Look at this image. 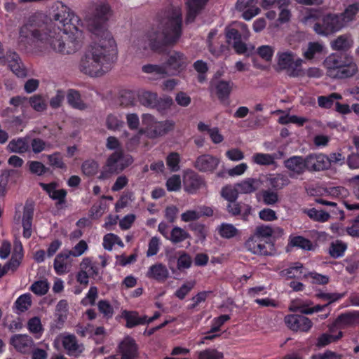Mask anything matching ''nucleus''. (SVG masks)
Segmentation results:
<instances>
[{
    "instance_id": "nucleus-1",
    "label": "nucleus",
    "mask_w": 359,
    "mask_h": 359,
    "mask_svg": "<svg viewBox=\"0 0 359 359\" xmlns=\"http://www.w3.org/2000/svg\"><path fill=\"white\" fill-rule=\"evenodd\" d=\"M94 42L82 56L79 69L90 77H100L107 73L117 58L116 43L109 30L92 27Z\"/></svg>"
},
{
    "instance_id": "nucleus-2",
    "label": "nucleus",
    "mask_w": 359,
    "mask_h": 359,
    "mask_svg": "<svg viewBox=\"0 0 359 359\" xmlns=\"http://www.w3.org/2000/svg\"><path fill=\"white\" fill-rule=\"evenodd\" d=\"M41 44L47 49L63 55L73 54L80 50L83 43L82 30L76 32L64 30H46Z\"/></svg>"
},
{
    "instance_id": "nucleus-3",
    "label": "nucleus",
    "mask_w": 359,
    "mask_h": 359,
    "mask_svg": "<svg viewBox=\"0 0 359 359\" xmlns=\"http://www.w3.org/2000/svg\"><path fill=\"white\" fill-rule=\"evenodd\" d=\"M300 21L306 27H311L318 35L327 36L340 31L344 27L338 14L321 15L320 10L308 9L302 14Z\"/></svg>"
},
{
    "instance_id": "nucleus-4",
    "label": "nucleus",
    "mask_w": 359,
    "mask_h": 359,
    "mask_svg": "<svg viewBox=\"0 0 359 359\" xmlns=\"http://www.w3.org/2000/svg\"><path fill=\"white\" fill-rule=\"evenodd\" d=\"M46 30L36 15L30 16L19 28L18 46L20 49L27 50L41 43Z\"/></svg>"
},
{
    "instance_id": "nucleus-5",
    "label": "nucleus",
    "mask_w": 359,
    "mask_h": 359,
    "mask_svg": "<svg viewBox=\"0 0 359 359\" xmlns=\"http://www.w3.org/2000/svg\"><path fill=\"white\" fill-rule=\"evenodd\" d=\"M327 74L334 79H346L358 72V65L351 56L331 54L324 60Z\"/></svg>"
},
{
    "instance_id": "nucleus-6",
    "label": "nucleus",
    "mask_w": 359,
    "mask_h": 359,
    "mask_svg": "<svg viewBox=\"0 0 359 359\" xmlns=\"http://www.w3.org/2000/svg\"><path fill=\"white\" fill-rule=\"evenodd\" d=\"M227 43L231 46L236 53L239 55H249L255 49L251 44H247L242 41V36L247 40L250 36L248 26L240 22H234L225 29Z\"/></svg>"
},
{
    "instance_id": "nucleus-7",
    "label": "nucleus",
    "mask_w": 359,
    "mask_h": 359,
    "mask_svg": "<svg viewBox=\"0 0 359 359\" xmlns=\"http://www.w3.org/2000/svg\"><path fill=\"white\" fill-rule=\"evenodd\" d=\"M182 25V12L178 7L169 11L163 20L161 32V43L170 46L175 43L180 36Z\"/></svg>"
},
{
    "instance_id": "nucleus-8",
    "label": "nucleus",
    "mask_w": 359,
    "mask_h": 359,
    "mask_svg": "<svg viewBox=\"0 0 359 359\" xmlns=\"http://www.w3.org/2000/svg\"><path fill=\"white\" fill-rule=\"evenodd\" d=\"M133 162V158L130 155L125 154L122 150H116L106 159L98 178L104 180L112 175L119 174Z\"/></svg>"
},
{
    "instance_id": "nucleus-9",
    "label": "nucleus",
    "mask_w": 359,
    "mask_h": 359,
    "mask_svg": "<svg viewBox=\"0 0 359 359\" xmlns=\"http://www.w3.org/2000/svg\"><path fill=\"white\" fill-rule=\"evenodd\" d=\"M53 18L62 27V30L67 29L69 32H76V29L82 30L83 27L81 19L61 1H57L54 6Z\"/></svg>"
},
{
    "instance_id": "nucleus-10",
    "label": "nucleus",
    "mask_w": 359,
    "mask_h": 359,
    "mask_svg": "<svg viewBox=\"0 0 359 359\" xmlns=\"http://www.w3.org/2000/svg\"><path fill=\"white\" fill-rule=\"evenodd\" d=\"M276 62L279 69L286 70L292 76L302 75L303 59L289 50H280L276 53Z\"/></svg>"
},
{
    "instance_id": "nucleus-11",
    "label": "nucleus",
    "mask_w": 359,
    "mask_h": 359,
    "mask_svg": "<svg viewBox=\"0 0 359 359\" xmlns=\"http://www.w3.org/2000/svg\"><path fill=\"white\" fill-rule=\"evenodd\" d=\"M161 60L164 61V66L162 67L163 72L168 74H175L183 70L189 63L188 60L182 53L175 51H167L158 46V57Z\"/></svg>"
},
{
    "instance_id": "nucleus-12",
    "label": "nucleus",
    "mask_w": 359,
    "mask_h": 359,
    "mask_svg": "<svg viewBox=\"0 0 359 359\" xmlns=\"http://www.w3.org/2000/svg\"><path fill=\"white\" fill-rule=\"evenodd\" d=\"M90 10L93 13V19L88 24V29L90 31L92 27H105V23L111 15V9L105 0H97L91 3Z\"/></svg>"
},
{
    "instance_id": "nucleus-13",
    "label": "nucleus",
    "mask_w": 359,
    "mask_h": 359,
    "mask_svg": "<svg viewBox=\"0 0 359 359\" xmlns=\"http://www.w3.org/2000/svg\"><path fill=\"white\" fill-rule=\"evenodd\" d=\"M136 54L140 57H149L157 51V33L153 31L142 39L137 40L134 45Z\"/></svg>"
},
{
    "instance_id": "nucleus-14",
    "label": "nucleus",
    "mask_w": 359,
    "mask_h": 359,
    "mask_svg": "<svg viewBox=\"0 0 359 359\" xmlns=\"http://www.w3.org/2000/svg\"><path fill=\"white\" fill-rule=\"evenodd\" d=\"M287 326L294 332H309L313 326L312 321L307 317L302 315H288L285 317Z\"/></svg>"
},
{
    "instance_id": "nucleus-15",
    "label": "nucleus",
    "mask_w": 359,
    "mask_h": 359,
    "mask_svg": "<svg viewBox=\"0 0 359 359\" xmlns=\"http://www.w3.org/2000/svg\"><path fill=\"white\" fill-rule=\"evenodd\" d=\"M284 165L292 178L297 177L307 170L306 158L301 156H293L287 158L284 161Z\"/></svg>"
},
{
    "instance_id": "nucleus-16",
    "label": "nucleus",
    "mask_w": 359,
    "mask_h": 359,
    "mask_svg": "<svg viewBox=\"0 0 359 359\" xmlns=\"http://www.w3.org/2000/svg\"><path fill=\"white\" fill-rule=\"evenodd\" d=\"M204 186L203 179L196 172L191 170L185 171L183 175V187L186 192L195 194L199 189Z\"/></svg>"
},
{
    "instance_id": "nucleus-17",
    "label": "nucleus",
    "mask_w": 359,
    "mask_h": 359,
    "mask_svg": "<svg viewBox=\"0 0 359 359\" xmlns=\"http://www.w3.org/2000/svg\"><path fill=\"white\" fill-rule=\"evenodd\" d=\"M307 170L320 171L329 168L328 156L323 154H312L306 157Z\"/></svg>"
},
{
    "instance_id": "nucleus-18",
    "label": "nucleus",
    "mask_w": 359,
    "mask_h": 359,
    "mask_svg": "<svg viewBox=\"0 0 359 359\" xmlns=\"http://www.w3.org/2000/svg\"><path fill=\"white\" fill-rule=\"evenodd\" d=\"M257 4V0H238L236 8L243 13L242 16L245 20H250L260 12Z\"/></svg>"
},
{
    "instance_id": "nucleus-19",
    "label": "nucleus",
    "mask_w": 359,
    "mask_h": 359,
    "mask_svg": "<svg viewBox=\"0 0 359 359\" xmlns=\"http://www.w3.org/2000/svg\"><path fill=\"white\" fill-rule=\"evenodd\" d=\"M11 344L22 353H29L34 345L32 338L26 334H15L11 339Z\"/></svg>"
},
{
    "instance_id": "nucleus-20",
    "label": "nucleus",
    "mask_w": 359,
    "mask_h": 359,
    "mask_svg": "<svg viewBox=\"0 0 359 359\" xmlns=\"http://www.w3.org/2000/svg\"><path fill=\"white\" fill-rule=\"evenodd\" d=\"M326 53L325 46L318 41L309 42L305 48H302V55L308 60L318 58Z\"/></svg>"
},
{
    "instance_id": "nucleus-21",
    "label": "nucleus",
    "mask_w": 359,
    "mask_h": 359,
    "mask_svg": "<svg viewBox=\"0 0 359 359\" xmlns=\"http://www.w3.org/2000/svg\"><path fill=\"white\" fill-rule=\"evenodd\" d=\"M219 163V160L217 158L203 154L196 158L194 167L201 172H212L217 168Z\"/></svg>"
},
{
    "instance_id": "nucleus-22",
    "label": "nucleus",
    "mask_w": 359,
    "mask_h": 359,
    "mask_svg": "<svg viewBox=\"0 0 359 359\" xmlns=\"http://www.w3.org/2000/svg\"><path fill=\"white\" fill-rule=\"evenodd\" d=\"M62 344L67 353L70 356L76 357L84 350L83 345L79 344L74 334L64 335L62 338Z\"/></svg>"
},
{
    "instance_id": "nucleus-23",
    "label": "nucleus",
    "mask_w": 359,
    "mask_h": 359,
    "mask_svg": "<svg viewBox=\"0 0 359 359\" xmlns=\"http://www.w3.org/2000/svg\"><path fill=\"white\" fill-rule=\"evenodd\" d=\"M123 317L126 320V327L131 328L138 325L149 323L157 318V311L154 312L153 316L149 319L146 316H139L136 311H124L122 313Z\"/></svg>"
},
{
    "instance_id": "nucleus-24",
    "label": "nucleus",
    "mask_w": 359,
    "mask_h": 359,
    "mask_svg": "<svg viewBox=\"0 0 359 359\" xmlns=\"http://www.w3.org/2000/svg\"><path fill=\"white\" fill-rule=\"evenodd\" d=\"M6 64H8L11 70L18 77H25L27 76V70L19 55L15 52H8L6 57Z\"/></svg>"
},
{
    "instance_id": "nucleus-25",
    "label": "nucleus",
    "mask_w": 359,
    "mask_h": 359,
    "mask_svg": "<svg viewBox=\"0 0 359 359\" xmlns=\"http://www.w3.org/2000/svg\"><path fill=\"white\" fill-rule=\"evenodd\" d=\"M164 224L161 223L158 224V231L169 241H170L172 243L177 244L181 242H183L186 239L190 237L189 233L186 231L184 229L179 227L175 226L172 228L171 231L168 233L163 229Z\"/></svg>"
},
{
    "instance_id": "nucleus-26",
    "label": "nucleus",
    "mask_w": 359,
    "mask_h": 359,
    "mask_svg": "<svg viewBox=\"0 0 359 359\" xmlns=\"http://www.w3.org/2000/svg\"><path fill=\"white\" fill-rule=\"evenodd\" d=\"M121 359H135L137 355V348L134 339L125 338L119 345Z\"/></svg>"
},
{
    "instance_id": "nucleus-27",
    "label": "nucleus",
    "mask_w": 359,
    "mask_h": 359,
    "mask_svg": "<svg viewBox=\"0 0 359 359\" xmlns=\"http://www.w3.org/2000/svg\"><path fill=\"white\" fill-rule=\"evenodd\" d=\"M70 257L67 250L57 255L54 259L53 267L57 275H63L69 271L71 264L69 263V259Z\"/></svg>"
},
{
    "instance_id": "nucleus-28",
    "label": "nucleus",
    "mask_w": 359,
    "mask_h": 359,
    "mask_svg": "<svg viewBox=\"0 0 359 359\" xmlns=\"http://www.w3.org/2000/svg\"><path fill=\"white\" fill-rule=\"evenodd\" d=\"M105 126L111 132H119L125 126L122 114L118 112L109 113L105 118Z\"/></svg>"
},
{
    "instance_id": "nucleus-29",
    "label": "nucleus",
    "mask_w": 359,
    "mask_h": 359,
    "mask_svg": "<svg viewBox=\"0 0 359 359\" xmlns=\"http://www.w3.org/2000/svg\"><path fill=\"white\" fill-rule=\"evenodd\" d=\"M10 152L23 154L29 151V136L18 137L11 140L7 146Z\"/></svg>"
},
{
    "instance_id": "nucleus-30",
    "label": "nucleus",
    "mask_w": 359,
    "mask_h": 359,
    "mask_svg": "<svg viewBox=\"0 0 359 359\" xmlns=\"http://www.w3.org/2000/svg\"><path fill=\"white\" fill-rule=\"evenodd\" d=\"M23 257L22 253V246L21 243H15L14 252L12 255V257L9 262H8L6 264V269L7 272L9 271H15L19 267L21 261Z\"/></svg>"
},
{
    "instance_id": "nucleus-31",
    "label": "nucleus",
    "mask_w": 359,
    "mask_h": 359,
    "mask_svg": "<svg viewBox=\"0 0 359 359\" xmlns=\"http://www.w3.org/2000/svg\"><path fill=\"white\" fill-rule=\"evenodd\" d=\"M34 215V210L32 207L25 206L22 215L23 236L29 238L32 236V224Z\"/></svg>"
},
{
    "instance_id": "nucleus-32",
    "label": "nucleus",
    "mask_w": 359,
    "mask_h": 359,
    "mask_svg": "<svg viewBox=\"0 0 359 359\" xmlns=\"http://www.w3.org/2000/svg\"><path fill=\"white\" fill-rule=\"evenodd\" d=\"M236 187L239 194H250L255 191L260 186V181L255 178H248L240 183H237Z\"/></svg>"
},
{
    "instance_id": "nucleus-33",
    "label": "nucleus",
    "mask_w": 359,
    "mask_h": 359,
    "mask_svg": "<svg viewBox=\"0 0 359 359\" xmlns=\"http://www.w3.org/2000/svg\"><path fill=\"white\" fill-rule=\"evenodd\" d=\"M245 246L253 254L261 255L267 254L265 244L260 238L255 236L248 239L245 243Z\"/></svg>"
},
{
    "instance_id": "nucleus-34",
    "label": "nucleus",
    "mask_w": 359,
    "mask_h": 359,
    "mask_svg": "<svg viewBox=\"0 0 359 359\" xmlns=\"http://www.w3.org/2000/svg\"><path fill=\"white\" fill-rule=\"evenodd\" d=\"M118 102L124 108L134 107L136 104V94L130 90H123L119 93Z\"/></svg>"
},
{
    "instance_id": "nucleus-35",
    "label": "nucleus",
    "mask_w": 359,
    "mask_h": 359,
    "mask_svg": "<svg viewBox=\"0 0 359 359\" xmlns=\"http://www.w3.org/2000/svg\"><path fill=\"white\" fill-rule=\"evenodd\" d=\"M355 318L354 315L351 313H344L338 316L334 324L329 327L331 333L334 332V328L344 329L354 323Z\"/></svg>"
},
{
    "instance_id": "nucleus-36",
    "label": "nucleus",
    "mask_w": 359,
    "mask_h": 359,
    "mask_svg": "<svg viewBox=\"0 0 359 359\" xmlns=\"http://www.w3.org/2000/svg\"><path fill=\"white\" fill-rule=\"evenodd\" d=\"M358 11V2H354L347 6V7L344 10V12L339 15L341 21L344 22V27L348 25V23H350L354 20L355 16Z\"/></svg>"
},
{
    "instance_id": "nucleus-37",
    "label": "nucleus",
    "mask_w": 359,
    "mask_h": 359,
    "mask_svg": "<svg viewBox=\"0 0 359 359\" xmlns=\"http://www.w3.org/2000/svg\"><path fill=\"white\" fill-rule=\"evenodd\" d=\"M208 1V0H187V21L191 22L194 20L198 12L202 9Z\"/></svg>"
},
{
    "instance_id": "nucleus-38",
    "label": "nucleus",
    "mask_w": 359,
    "mask_h": 359,
    "mask_svg": "<svg viewBox=\"0 0 359 359\" xmlns=\"http://www.w3.org/2000/svg\"><path fill=\"white\" fill-rule=\"evenodd\" d=\"M353 41L348 35H341L332 41L331 47L336 50H346L352 47Z\"/></svg>"
},
{
    "instance_id": "nucleus-39",
    "label": "nucleus",
    "mask_w": 359,
    "mask_h": 359,
    "mask_svg": "<svg viewBox=\"0 0 359 359\" xmlns=\"http://www.w3.org/2000/svg\"><path fill=\"white\" fill-rule=\"evenodd\" d=\"M290 0H278L279 15L277 20L278 25L288 22L291 18V12L287 8Z\"/></svg>"
},
{
    "instance_id": "nucleus-40",
    "label": "nucleus",
    "mask_w": 359,
    "mask_h": 359,
    "mask_svg": "<svg viewBox=\"0 0 359 359\" xmlns=\"http://www.w3.org/2000/svg\"><path fill=\"white\" fill-rule=\"evenodd\" d=\"M281 273L287 278H302L304 274H306L303 271V265L299 262L294 263L289 268L282 271Z\"/></svg>"
},
{
    "instance_id": "nucleus-41",
    "label": "nucleus",
    "mask_w": 359,
    "mask_h": 359,
    "mask_svg": "<svg viewBox=\"0 0 359 359\" xmlns=\"http://www.w3.org/2000/svg\"><path fill=\"white\" fill-rule=\"evenodd\" d=\"M139 100L143 106L147 108L154 109L157 106V95L154 93L142 91L139 95Z\"/></svg>"
},
{
    "instance_id": "nucleus-42",
    "label": "nucleus",
    "mask_w": 359,
    "mask_h": 359,
    "mask_svg": "<svg viewBox=\"0 0 359 359\" xmlns=\"http://www.w3.org/2000/svg\"><path fill=\"white\" fill-rule=\"evenodd\" d=\"M68 104L73 108L77 109H84L86 108V104L81 100L80 94L74 90H69L67 95Z\"/></svg>"
},
{
    "instance_id": "nucleus-43",
    "label": "nucleus",
    "mask_w": 359,
    "mask_h": 359,
    "mask_svg": "<svg viewBox=\"0 0 359 359\" xmlns=\"http://www.w3.org/2000/svg\"><path fill=\"white\" fill-rule=\"evenodd\" d=\"M343 337V332L339 331L337 335L332 334L323 333L320 334L316 341V346L318 348L325 347L331 343L335 342Z\"/></svg>"
},
{
    "instance_id": "nucleus-44",
    "label": "nucleus",
    "mask_w": 359,
    "mask_h": 359,
    "mask_svg": "<svg viewBox=\"0 0 359 359\" xmlns=\"http://www.w3.org/2000/svg\"><path fill=\"white\" fill-rule=\"evenodd\" d=\"M303 212L313 221L318 222H325L330 218V215L323 210H318L316 208L305 209Z\"/></svg>"
},
{
    "instance_id": "nucleus-45",
    "label": "nucleus",
    "mask_w": 359,
    "mask_h": 359,
    "mask_svg": "<svg viewBox=\"0 0 359 359\" xmlns=\"http://www.w3.org/2000/svg\"><path fill=\"white\" fill-rule=\"evenodd\" d=\"M234 84L231 81H221L216 85V92L221 100L226 99L230 95Z\"/></svg>"
},
{
    "instance_id": "nucleus-46",
    "label": "nucleus",
    "mask_w": 359,
    "mask_h": 359,
    "mask_svg": "<svg viewBox=\"0 0 359 359\" xmlns=\"http://www.w3.org/2000/svg\"><path fill=\"white\" fill-rule=\"evenodd\" d=\"M347 245L341 241H336L330 244L329 253L332 257L339 258L344 255Z\"/></svg>"
},
{
    "instance_id": "nucleus-47",
    "label": "nucleus",
    "mask_w": 359,
    "mask_h": 359,
    "mask_svg": "<svg viewBox=\"0 0 359 359\" xmlns=\"http://www.w3.org/2000/svg\"><path fill=\"white\" fill-rule=\"evenodd\" d=\"M289 243L292 247H297L306 250H310L312 248L311 242L301 236H290Z\"/></svg>"
},
{
    "instance_id": "nucleus-48",
    "label": "nucleus",
    "mask_w": 359,
    "mask_h": 359,
    "mask_svg": "<svg viewBox=\"0 0 359 359\" xmlns=\"http://www.w3.org/2000/svg\"><path fill=\"white\" fill-rule=\"evenodd\" d=\"M219 234L224 238H231L236 236L238 230L231 224L222 223L217 227Z\"/></svg>"
},
{
    "instance_id": "nucleus-49",
    "label": "nucleus",
    "mask_w": 359,
    "mask_h": 359,
    "mask_svg": "<svg viewBox=\"0 0 359 359\" xmlns=\"http://www.w3.org/2000/svg\"><path fill=\"white\" fill-rule=\"evenodd\" d=\"M178 258L177 261V267L180 271L189 269L192 264L191 257L185 251H179L177 252Z\"/></svg>"
},
{
    "instance_id": "nucleus-50",
    "label": "nucleus",
    "mask_w": 359,
    "mask_h": 359,
    "mask_svg": "<svg viewBox=\"0 0 359 359\" xmlns=\"http://www.w3.org/2000/svg\"><path fill=\"white\" fill-rule=\"evenodd\" d=\"M30 106L36 111L41 112L47 109L46 98L41 95H35L29 98Z\"/></svg>"
},
{
    "instance_id": "nucleus-51",
    "label": "nucleus",
    "mask_w": 359,
    "mask_h": 359,
    "mask_svg": "<svg viewBox=\"0 0 359 359\" xmlns=\"http://www.w3.org/2000/svg\"><path fill=\"white\" fill-rule=\"evenodd\" d=\"M32 305V297L30 294L20 295L15 302V306L19 312H25Z\"/></svg>"
},
{
    "instance_id": "nucleus-52",
    "label": "nucleus",
    "mask_w": 359,
    "mask_h": 359,
    "mask_svg": "<svg viewBox=\"0 0 359 359\" xmlns=\"http://www.w3.org/2000/svg\"><path fill=\"white\" fill-rule=\"evenodd\" d=\"M80 269L86 270L88 271V274H89L91 277L97 276L99 274L98 266L95 263H93L91 259L89 257L83 259L80 264Z\"/></svg>"
},
{
    "instance_id": "nucleus-53",
    "label": "nucleus",
    "mask_w": 359,
    "mask_h": 359,
    "mask_svg": "<svg viewBox=\"0 0 359 359\" xmlns=\"http://www.w3.org/2000/svg\"><path fill=\"white\" fill-rule=\"evenodd\" d=\"M32 148L34 154H39L43 151H47L50 148V144L40 138L29 139V148Z\"/></svg>"
},
{
    "instance_id": "nucleus-54",
    "label": "nucleus",
    "mask_w": 359,
    "mask_h": 359,
    "mask_svg": "<svg viewBox=\"0 0 359 359\" xmlns=\"http://www.w3.org/2000/svg\"><path fill=\"white\" fill-rule=\"evenodd\" d=\"M117 244L121 247H123V243L121 239L116 235L108 233L104 236L103 246L107 250H111L114 245Z\"/></svg>"
},
{
    "instance_id": "nucleus-55",
    "label": "nucleus",
    "mask_w": 359,
    "mask_h": 359,
    "mask_svg": "<svg viewBox=\"0 0 359 359\" xmlns=\"http://www.w3.org/2000/svg\"><path fill=\"white\" fill-rule=\"evenodd\" d=\"M254 163L262 165H269L274 163L275 158L269 154L257 153L253 155Z\"/></svg>"
},
{
    "instance_id": "nucleus-56",
    "label": "nucleus",
    "mask_w": 359,
    "mask_h": 359,
    "mask_svg": "<svg viewBox=\"0 0 359 359\" xmlns=\"http://www.w3.org/2000/svg\"><path fill=\"white\" fill-rule=\"evenodd\" d=\"M238 194L239 192L236 185H235V187H232L231 185L226 186L222 188L221 191L222 197L229 202H235L238 198Z\"/></svg>"
},
{
    "instance_id": "nucleus-57",
    "label": "nucleus",
    "mask_w": 359,
    "mask_h": 359,
    "mask_svg": "<svg viewBox=\"0 0 359 359\" xmlns=\"http://www.w3.org/2000/svg\"><path fill=\"white\" fill-rule=\"evenodd\" d=\"M98 168V163L94 160H87L81 165L83 173L87 176L95 175L97 172Z\"/></svg>"
},
{
    "instance_id": "nucleus-58",
    "label": "nucleus",
    "mask_w": 359,
    "mask_h": 359,
    "mask_svg": "<svg viewBox=\"0 0 359 359\" xmlns=\"http://www.w3.org/2000/svg\"><path fill=\"white\" fill-rule=\"evenodd\" d=\"M98 297V289L95 286H91L87 292L86 297L82 299L81 303L83 306H93Z\"/></svg>"
},
{
    "instance_id": "nucleus-59",
    "label": "nucleus",
    "mask_w": 359,
    "mask_h": 359,
    "mask_svg": "<svg viewBox=\"0 0 359 359\" xmlns=\"http://www.w3.org/2000/svg\"><path fill=\"white\" fill-rule=\"evenodd\" d=\"M257 53L264 60L270 62L274 53V48L269 45H262L257 48Z\"/></svg>"
},
{
    "instance_id": "nucleus-60",
    "label": "nucleus",
    "mask_w": 359,
    "mask_h": 359,
    "mask_svg": "<svg viewBox=\"0 0 359 359\" xmlns=\"http://www.w3.org/2000/svg\"><path fill=\"white\" fill-rule=\"evenodd\" d=\"M48 289L49 285L46 280L35 281L30 287L31 291L39 296L46 294Z\"/></svg>"
},
{
    "instance_id": "nucleus-61",
    "label": "nucleus",
    "mask_w": 359,
    "mask_h": 359,
    "mask_svg": "<svg viewBox=\"0 0 359 359\" xmlns=\"http://www.w3.org/2000/svg\"><path fill=\"white\" fill-rule=\"evenodd\" d=\"M168 191H178L182 187L181 177L178 175H173L169 177L165 183Z\"/></svg>"
},
{
    "instance_id": "nucleus-62",
    "label": "nucleus",
    "mask_w": 359,
    "mask_h": 359,
    "mask_svg": "<svg viewBox=\"0 0 359 359\" xmlns=\"http://www.w3.org/2000/svg\"><path fill=\"white\" fill-rule=\"evenodd\" d=\"M99 311L104 318L109 319L114 315V309L110 303L107 300H100L97 303Z\"/></svg>"
},
{
    "instance_id": "nucleus-63",
    "label": "nucleus",
    "mask_w": 359,
    "mask_h": 359,
    "mask_svg": "<svg viewBox=\"0 0 359 359\" xmlns=\"http://www.w3.org/2000/svg\"><path fill=\"white\" fill-rule=\"evenodd\" d=\"M126 119L127 126L130 130L137 131L140 129V121L137 114L128 113L126 116Z\"/></svg>"
},
{
    "instance_id": "nucleus-64",
    "label": "nucleus",
    "mask_w": 359,
    "mask_h": 359,
    "mask_svg": "<svg viewBox=\"0 0 359 359\" xmlns=\"http://www.w3.org/2000/svg\"><path fill=\"white\" fill-rule=\"evenodd\" d=\"M224 355L216 349H206L198 352V359H222Z\"/></svg>"
}]
</instances>
